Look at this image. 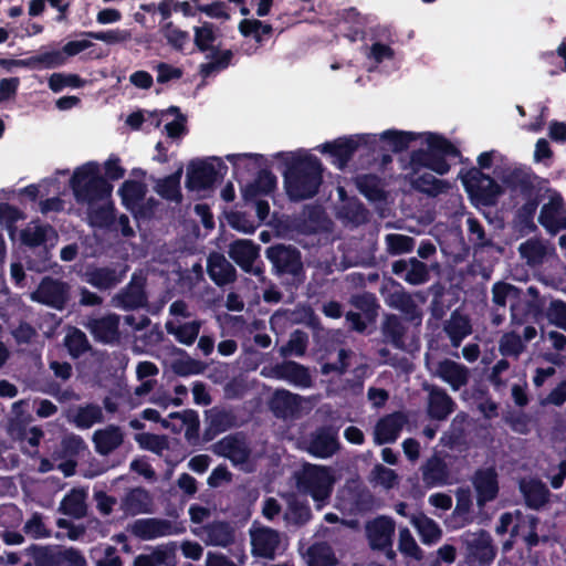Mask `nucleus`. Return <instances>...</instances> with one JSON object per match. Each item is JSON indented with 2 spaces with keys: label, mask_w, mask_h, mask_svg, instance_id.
Here are the masks:
<instances>
[{
  "label": "nucleus",
  "mask_w": 566,
  "mask_h": 566,
  "mask_svg": "<svg viewBox=\"0 0 566 566\" xmlns=\"http://www.w3.org/2000/svg\"><path fill=\"white\" fill-rule=\"evenodd\" d=\"M426 144L427 149L419 148L410 153L411 186L421 193L437 197L450 188L449 181L438 179L431 172L421 174V170L426 168L444 176L451 168L447 158L459 157L461 151L451 140L437 133H427Z\"/></svg>",
  "instance_id": "obj_1"
},
{
  "label": "nucleus",
  "mask_w": 566,
  "mask_h": 566,
  "mask_svg": "<svg viewBox=\"0 0 566 566\" xmlns=\"http://www.w3.org/2000/svg\"><path fill=\"white\" fill-rule=\"evenodd\" d=\"M275 157L284 159L283 185L292 202L312 199L318 193L323 184L324 168L315 155L281 151Z\"/></svg>",
  "instance_id": "obj_2"
},
{
  "label": "nucleus",
  "mask_w": 566,
  "mask_h": 566,
  "mask_svg": "<svg viewBox=\"0 0 566 566\" xmlns=\"http://www.w3.org/2000/svg\"><path fill=\"white\" fill-rule=\"evenodd\" d=\"M70 186L78 203L92 205L111 197L113 185L101 175L99 166L95 161H88L77 167L71 179Z\"/></svg>",
  "instance_id": "obj_3"
},
{
  "label": "nucleus",
  "mask_w": 566,
  "mask_h": 566,
  "mask_svg": "<svg viewBox=\"0 0 566 566\" xmlns=\"http://www.w3.org/2000/svg\"><path fill=\"white\" fill-rule=\"evenodd\" d=\"M377 135L375 134H357L344 136L326 142L317 149L322 154H328L332 163L339 169H344L360 147L367 148L369 153L376 154Z\"/></svg>",
  "instance_id": "obj_4"
},
{
  "label": "nucleus",
  "mask_w": 566,
  "mask_h": 566,
  "mask_svg": "<svg viewBox=\"0 0 566 566\" xmlns=\"http://www.w3.org/2000/svg\"><path fill=\"white\" fill-rule=\"evenodd\" d=\"M459 176L472 201L484 207L496 205L502 188L494 178L475 167L461 171Z\"/></svg>",
  "instance_id": "obj_5"
},
{
  "label": "nucleus",
  "mask_w": 566,
  "mask_h": 566,
  "mask_svg": "<svg viewBox=\"0 0 566 566\" xmlns=\"http://www.w3.org/2000/svg\"><path fill=\"white\" fill-rule=\"evenodd\" d=\"M297 489L307 495H331L336 482L328 467L306 463L295 473Z\"/></svg>",
  "instance_id": "obj_6"
},
{
  "label": "nucleus",
  "mask_w": 566,
  "mask_h": 566,
  "mask_svg": "<svg viewBox=\"0 0 566 566\" xmlns=\"http://www.w3.org/2000/svg\"><path fill=\"white\" fill-rule=\"evenodd\" d=\"M213 161L196 159L191 160L188 165L186 177V188L190 191L208 190L214 186L219 178H223L227 174L228 167L221 158L212 157Z\"/></svg>",
  "instance_id": "obj_7"
},
{
  "label": "nucleus",
  "mask_w": 566,
  "mask_h": 566,
  "mask_svg": "<svg viewBox=\"0 0 566 566\" xmlns=\"http://www.w3.org/2000/svg\"><path fill=\"white\" fill-rule=\"evenodd\" d=\"M30 298L53 310L63 311L71 301V285L61 279L45 275L30 294Z\"/></svg>",
  "instance_id": "obj_8"
},
{
  "label": "nucleus",
  "mask_w": 566,
  "mask_h": 566,
  "mask_svg": "<svg viewBox=\"0 0 566 566\" xmlns=\"http://www.w3.org/2000/svg\"><path fill=\"white\" fill-rule=\"evenodd\" d=\"M265 255L277 275H292L297 280L304 277L302 255L296 248L275 244L266 249Z\"/></svg>",
  "instance_id": "obj_9"
},
{
  "label": "nucleus",
  "mask_w": 566,
  "mask_h": 566,
  "mask_svg": "<svg viewBox=\"0 0 566 566\" xmlns=\"http://www.w3.org/2000/svg\"><path fill=\"white\" fill-rule=\"evenodd\" d=\"M250 537L252 555L266 559H273L283 544L282 534L265 526L253 525Z\"/></svg>",
  "instance_id": "obj_10"
},
{
  "label": "nucleus",
  "mask_w": 566,
  "mask_h": 566,
  "mask_svg": "<svg viewBox=\"0 0 566 566\" xmlns=\"http://www.w3.org/2000/svg\"><path fill=\"white\" fill-rule=\"evenodd\" d=\"M538 222L553 235L566 230V206L559 192L555 191L548 202L542 206Z\"/></svg>",
  "instance_id": "obj_11"
},
{
  "label": "nucleus",
  "mask_w": 566,
  "mask_h": 566,
  "mask_svg": "<svg viewBox=\"0 0 566 566\" xmlns=\"http://www.w3.org/2000/svg\"><path fill=\"white\" fill-rule=\"evenodd\" d=\"M465 548L468 558L481 566H486L493 562L496 555V547L493 544L491 535L481 530L470 533L465 537Z\"/></svg>",
  "instance_id": "obj_12"
},
{
  "label": "nucleus",
  "mask_w": 566,
  "mask_h": 566,
  "mask_svg": "<svg viewBox=\"0 0 566 566\" xmlns=\"http://www.w3.org/2000/svg\"><path fill=\"white\" fill-rule=\"evenodd\" d=\"M338 32L350 42L365 40L367 18L356 8L350 7L338 11L335 15Z\"/></svg>",
  "instance_id": "obj_13"
},
{
  "label": "nucleus",
  "mask_w": 566,
  "mask_h": 566,
  "mask_svg": "<svg viewBox=\"0 0 566 566\" xmlns=\"http://www.w3.org/2000/svg\"><path fill=\"white\" fill-rule=\"evenodd\" d=\"M130 532L142 541H153L159 537L178 534L180 528L168 520L143 518L132 524Z\"/></svg>",
  "instance_id": "obj_14"
},
{
  "label": "nucleus",
  "mask_w": 566,
  "mask_h": 566,
  "mask_svg": "<svg viewBox=\"0 0 566 566\" xmlns=\"http://www.w3.org/2000/svg\"><path fill=\"white\" fill-rule=\"evenodd\" d=\"M338 449L337 430L332 426L319 427L310 437L307 450L314 457L326 459Z\"/></svg>",
  "instance_id": "obj_15"
},
{
  "label": "nucleus",
  "mask_w": 566,
  "mask_h": 566,
  "mask_svg": "<svg viewBox=\"0 0 566 566\" xmlns=\"http://www.w3.org/2000/svg\"><path fill=\"white\" fill-rule=\"evenodd\" d=\"M228 254L242 271L245 273H254L259 275L262 271L253 269L255 260L260 256V245L251 240L238 239L229 245Z\"/></svg>",
  "instance_id": "obj_16"
},
{
  "label": "nucleus",
  "mask_w": 566,
  "mask_h": 566,
  "mask_svg": "<svg viewBox=\"0 0 566 566\" xmlns=\"http://www.w3.org/2000/svg\"><path fill=\"white\" fill-rule=\"evenodd\" d=\"M407 422L408 417L402 411H395L380 418L375 427L376 444L394 443Z\"/></svg>",
  "instance_id": "obj_17"
},
{
  "label": "nucleus",
  "mask_w": 566,
  "mask_h": 566,
  "mask_svg": "<svg viewBox=\"0 0 566 566\" xmlns=\"http://www.w3.org/2000/svg\"><path fill=\"white\" fill-rule=\"evenodd\" d=\"M395 522L386 516H379L366 524V535L373 549L390 548L395 533Z\"/></svg>",
  "instance_id": "obj_18"
},
{
  "label": "nucleus",
  "mask_w": 566,
  "mask_h": 566,
  "mask_svg": "<svg viewBox=\"0 0 566 566\" xmlns=\"http://www.w3.org/2000/svg\"><path fill=\"white\" fill-rule=\"evenodd\" d=\"M207 273L217 286H226L237 280L235 268L222 253L216 251L207 258Z\"/></svg>",
  "instance_id": "obj_19"
},
{
  "label": "nucleus",
  "mask_w": 566,
  "mask_h": 566,
  "mask_svg": "<svg viewBox=\"0 0 566 566\" xmlns=\"http://www.w3.org/2000/svg\"><path fill=\"white\" fill-rule=\"evenodd\" d=\"M176 552L175 542L157 545L149 553L137 555L133 566H176Z\"/></svg>",
  "instance_id": "obj_20"
},
{
  "label": "nucleus",
  "mask_w": 566,
  "mask_h": 566,
  "mask_svg": "<svg viewBox=\"0 0 566 566\" xmlns=\"http://www.w3.org/2000/svg\"><path fill=\"white\" fill-rule=\"evenodd\" d=\"M200 535L208 546L228 547L234 544L237 532L230 523L219 521L205 525Z\"/></svg>",
  "instance_id": "obj_21"
},
{
  "label": "nucleus",
  "mask_w": 566,
  "mask_h": 566,
  "mask_svg": "<svg viewBox=\"0 0 566 566\" xmlns=\"http://www.w3.org/2000/svg\"><path fill=\"white\" fill-rule=\"evenodd\" d=\"M272 370L275 378L286 380L296 387L310 388L313 384L308 368L294 360L276 364Z\"/></svg>",
  "instance_id": "obj_22"
},
{
  "label": "nucleus",
  "mask_w": 566,
  "mask_h": 566,
  "mask_svg": "<svg viewBox=\"0 0 566 566\" xmlns=\"http://www.w3.org/2000/svg\"><path fill=\"white\" fill-rule=\"evenodd\" d=\"M536 179H538V177L532 171L531 168H515L509 175L507 182L511 185V187L518 189L522 198L525 201L536 198L539 199V202H542V189L536 187Z\"/></svg>",
  "instance_id": "obj_23"
},
{
  "label": "nucleus",
  "mask_w": 566,
  "mask_h": 566,
  "mask_svg": "<svg viewBox=\"0 0 566 566\" xmlns=\"http://www.w3.org/2000/svg\"><path fill=\"white\" fill-rule=\"evenodd\" d=\"M454 400L440 387L432 386L428 395L427 413L430 419L443 421L455 410Z\"/></svg>",
  "instance_id": "obj_24"
},
{
  "label": "nucleus",
  "mask_w": 566,
  "mask_h": 566,
  "mask_svg": "<svg viewBox=\"0 0 566 566\" xmlns=\"http://www.w3.org/2000/svg\"><path fill=\"white\" fill-rule=\"evenodd\" d=\"M116 305L125 311L144 307L147 304V294L144 280L137 281L133 275L130 282L115 296Z\"/></svg>",
  "instance_id": "obj_25"
},
{
  "label": "nucleus",
  "mask_w": 566,
  "mask_h": 566,
  "mask_svg": "<svg viewBox=\"0 0 566 566\" xmlns=\"http://www.w3.org/2000/svg\"><path fill=\"white\" fill-rule=\"evenodd\" d=\"M125 272H117L109 266H95L87 269L85 281L99 291H107L115 287L124 279Z\"/></svg>",
  "instance_id": "obj_26"
},
{
  "label": "nucleus",
  "mask_w": 566,
  "mask_h": 566,
  "mask_svg": "<svg viewBox=\"0 0 566 566\" xmlns=\"http://www.w3.org/2000/svg\"><path fill=\"white\" fill-rule=\"evenodd\" d=\"M276 185V176L271 170L260 169L255 179L242 188V197L244 201H249L261 196H269L275 190Z\"/></svg>",
  "instance_id": "obj_27"
},
{
  "label": "nucleus",
  "mask_w": 566,
  "mask_h": 566,
  "mask_svg": "<svg viewBox=\"0 0 566 566\" xmlns=\"http://www.w3.org/2000/svg\"><path fill=\"white\" fill-rule=\"evenodd\" d=\"M124 441V434L118 426L109 424L104 429H98L93 434L95 450L101 455H108Z\"/></svg>",
  "instance_id": "obj_28"
},
{
  "label": "nucleus",
  "mask_w": 566,
  "mask_h": 566,
  "mask_svg": "<svg viewBox=\"0 0 566 566\" xmlns=\"http://www.w3.org/2000/svg\"><path fill=\"white\" fill-rule=\"evenodd\" d=\"M90 331L96 342L113 344L119 337V319L116 315L94 319L90 324Z\"/></svg>",
  "instance_id": "obj_29"
},
{
  "label": "nucleus",
  "mask_w": 566,
  "mask_h": 566,
  "mask_svg": "<svg viewBox=\"0 0 566 566\" xmlns=\"http://www.w3.org/2000/svg\"><path fill=\"white\" fill-rule=\"evenodd\" d=\"M449 480V468L446 461L438 457L432 455L422 465V481L426 486L434 488L444 485Z\"/></svg>",
  "instance_id": "obj_30"
},
{
  "label": "nucleus",
  "mask_w": 566,
  "mask_h": 566,
  "mask_svg": "<svg viewBox=\"0 0 566 566\" xmlns=\"http://www.w3.org/2000/svg\"><path fill=\"white\" fill-rule=\"evenodd\" d=\"M419 134L412 132H402L388 129L379 137L377 136L376 153L387 145L394 153H401L409 148L410 144L419 138Z\"/></svg>",
  "instance_id": "obj_31"
},
{
  "label": "nucleus",
  "mask_w": 566,
  "mask_h": 566,
  "mask_svg": "<svg viewBox=\"0 0 566 566\" xmlns=\"http://www.w3.org/2000/svg\"><path fill=\"white\" fill-rule=\"evenodd\" d=\"M438 374L453 390H459L469 381L468 368L450 359H444L439 364Z\"/></svg>",
  "instance_id": "obj_32"
},
{
  "label": "nucleus",
  "mask_w": 566,
  "mask_h": 566,
  "mask_svg": "<svg viewBox=\"0 0 566 566\" xmlns=\"http://www.w3.org/2000/svg\"><path fill=\"white\" fill-rule=\"evenodd\" d=\"M476 495H499V474L494 467L480 468L472 476Z\"/></svg>",
  "instance_id": "obj_33"
},
{
  "label": "nucleus",
  "mask_w": 566,
  "mask_h": 566,
  "mask_svg": "<svg viewBox=\"0 0 566 566\" xmlns=\"http://www.w3.org/2000/svg\"><path fill=\"white\" fill-rule=\"evenodd\" d=\"M182 176V166L175 172L159 179L155 186V191L165 200L181 203L182 193L180 188V180Z\"/></svg>",
  "instance_id": "obj_34"
},
{
  "label": "nucleus",
  "mask_w": 566,
  "mask_h": 566,
  "mask_svg": "<svg viewBox=\"0 0 566 566\" xmlns=\"http://www.w3.org/2000/svg\"><path fill=\"white\" fill-rule=\"evenodd\" d=\"M302 398L286 389H276L271 399V409L277 416L294 415L300 410Z\"/></svg>",
  "instance_id": "obj_35"
},
{
  "label": "nucleus",
  "mask_w": 566,
  "mask_h": 566,
  "mask_svg": "<svg viewBox=\"0 0 566 566\" xmlns=\"http://www.w3.org/2000/svg\"><path fill=\"white\" fill-rule=\"evenodd\" d=\"M356 187L358 191L371 202H380L386 199V191L381 179L374 174H365L356 177Z\"/></svg>",
  "instance_id": "obj_36"
},
{
  "label": "nucleus",
  "mask_w": 566,
  "mask_h": 566,
  "mask_svg": "<svg viewBox=\"0 0 566 566\" xmlns=\"http://www.w3.org/2000/svg\"><path fill=\"white\" fill-rule=\"evenodd\" d=\"M348 303L358 310L367 322L376 323L380 305L374 293L364 291L361 293L352 294Z\"/></svg>",
  "instance_id": "obj_37"
},
{
  "label": "nucleus",
  "mask_w": 566,
  "mask_h": 566,
  "mask_svg": "<svg viewBox=\"0 0 566 566\" xmlns=\"http://www.w3.org/2000/svg\"><path fill=\"white\" fill-rule=\"evenodd\" d=\"M165 327L167 333L174 335L177 342L190 346L196 342L199 335L201 323L199 321H192L176 325L174 322L168 321Z\"/></svg>",
  "instance_id": "obj_38"
},
{
  "label": "nucleus",
  "mask_w": 566,
  "mask_h": 566,
  "mask_svg": "<svg viewBox=\"0 0 566 566\" xmlns=\"http://www.w3.org/2000/svg\"><path fill=\"white\" fill-rule=\"evenodd\" d=\"M86 449V444L82 437L77 434H67L62 440L60 446L53 451L52 459H76L82 451Z\"/></svg>",
  "instance_id": "obj_39"
},
{
  "label": "nucleus",
  "mask_w": 566,
  "mask_h": 566,
  "mask_svg": "<svg viewBox=\"0 0 566 566\" xmlns=\"http://www.w3.org/2000/svg\"><path fill=\"white\" fill-rule=\"evenodd\" d=\"M147 192L146 185L137 180H125L118 189L122 203L132 209L145 199Z\"/></svg>",
  "instance_id": "obj_40"
},
{
  "label": "nucleus",
  "mask_w": 566,
  "mask_h": 566,
  "mask_svg": "<svg viewBox=\"0 0 566 566\" xmlns=\"http://www.w3.org/2000/svg\"><path fill=\"white\" fill-rule=\"evenodd\" d=\"M91 224L101 229L117 230L116 208L113 202L105 203L88 212Z\"/></svg>",
  "instance_id": "obj_41"
},
{
  "label": "nucleus",
  "mask_w": 566,
  "mask_h": 566,
  "mask_svg": "<svg viewBox=\"0 0 566 566\" xmlns=\"http://www.w3.org/2000/svg\"><path fill=\"white\" fill-rule=\"evenodd\" d=\"M382 334L395 348H405L403 337L406 327L397 315L390 314L386 317L382 325Z\"/></svg>",
  "instance_id": "obj_42"
},
{
  "label": "nucleus",
  "mask_w": 566,
  "mask_h": 566,
  "mask_svg": "<svg viewBox=\"0 0 566 566\" xmlns=\"http://www.w3.org/2000/svg\"><path fill=\"white\" fill-rule=\"evenodd\" d=\"M411 523L417 528L421 541L424 544H432L440 539L442 535L441 528L423 514L412 515Z\"/></svg>",
  "instance_id": "obj_43"
},
{
  "label": "nucleus",
  "mask_w": 566,
  "mask_h": 566,
  "mask_svg": "<svg viewBox=\"0 0 566 566\" xmlns=\"http://www.w3.org/2000/svg\"><path fill=\"white\" fill-rule=\"evenodd\" d=\"M219 446L222 449L223 455L234 463H244L250 455V451L244 442L235 437L223 438Z\"/></svg>",
  "instance_id": "obj_44"
},
{
  "label": "nucleus",
  "mask_w": 566,
  "mask_h": 566,
  "mask_svg": "<svg viewBox=\"0 0 566 566\" xmlns=\"http://www.w3.org/2000/svg\"><path fill=\"white\" fill-rule=\"evenodd\" d=\"M66 59L61 50H53L32 55L27 59V69H54L65 63Z\"/></svg>",
  "instance_id": "obj_45"
},
{
  "label": "nucleus",
  "mask_w": 566,
  "mask_h": 566,
  "mask_svg": "<svg viewBox=\"0 0 566 566\" xmlns=\"http://www.w3.org/2000/svg\"><path fill=\"white\" fill-rule=\"evenodd\" d=\"M308 566H335L337 558L327 543H316L307 552Z\"/></svg>",
  "instance_id": "obj_46"
},
{
  "label": "nucleus",
  "mask_w": 566,
  "mask_h": 566,
  "mask_svg": "<svg viewBox=\"0 0 566 566\" xmlns=\"http://www.w3.org/2000/svg\"><path fill=\"white\" fill-rule=\"evenodd\" d=\"M103 421L102 408L98 405L88 403L84 407H78L73 422L80 429H88L95 423Z\"/></svg>",
  "instance_id": "obj_47"
},
{
  "label": "nucleus",
  "mask_w": 566,
  "mask_h": 566,
  "mask_svg": "<svg viewBox=\"0 0 566 566\" xmlns=\"http://www.w3.org/2000/svg\"><path fill=\"white\" fill-rule=\"evenodd\" d=\"M33 566H60L57 547L32 545L27 549Z\"/></svg>",
  "instance_id": "obj_48"
},
{
  "label": "nucleus",
  "mask_w": 566,
  "mask_h": 566,
  "mask_svg": "<svg viewBox=\"0 0 566 566\" xmlns=\"http://www.w3.org/2000/svg\"><path fill=\"white\" fill-rule=\"evenodd\" d=\"M468 224V238L475 250H483L485 248L493 247L492 239L486 237L483 224L479 219L469 217L467 219Z\"/></svg>",
  "instance_id": "obj_49"
},
{
  "label": "nucleus",
  "mask_w": 566,
  "mask_h": 566,
  "mask_svg": "<svg viewBox=\"0 0 566 566\" xmlns=\"http://www.w3.org/2000/svg\"><path fill=\"white\" fill-rule=\"evenodd\" d=\"M398 549L402 555L413 560L420 562L423 558L422 549L406 527L399 530Z\"/></svg>",
  "instance_id": "obj_50"
},
{
  "label": "nucleus",
  "mask_w": 566,
  "mask_h": 566,
  "mask_svg": "<svg viewBox=\"0 0 566 566\" xmlns=\"http://www.w3.org/2000/svg\"><path fill=\"white\" fill-rule=\"evenodd\" d=\"M135 440L139 448L148 450L153 453L161 455L169 448L168 438L164 434H155L149 432L137 433Z\"/></svg>",
  "instance_id": "obj_51"
},
{
  "label": "nucleus",
  "mask_w": 566,
  "mask_h": 566,
  "mask_svg": "<svg viewBox=\"0 0 566 566\" xmlns=\"http://www.w3.org/2000/svg\"><path fill=\"white\" fill-rule=\"evenodd\" d=\"M193 33L195 45L200 52H207L214 48L212 44L217 35L214 33L213 23L205 21L201 27L193 28Z\"/></svg>",
  "instance_id": "obj_52"
},
{
  "label": "nucleus",
  "mask_w": 566,
  "mask_h": 566,
  "mask_svg": "<svg viewBox=\"0 0 566 566\" xmlns=\"http://www.w3.org/2000/svg\"><path fill=\"white\" fill-rule=\"evenodd\" d=\"M64 344L73 358H78L91 348L85 333L78 328H73V331L65 336Z\"/></svg>",
  "instance_id": "obj_53"
},
{
  "label": "nucleus",
  "mask_w": 566,
  "mask_h": 566,
  "mask_svg": "<svg viewBox=\"0 0 566 566\" xmlns=\"http://www.w3.org/2000/svg\"><path fill=\"white\" fill-rule=\"evenodd\" d=\"M525 349L522 337L515 332L505 333L499 343V350L504 357H518Z\"/></svg>",
  "instance_id": "obj_54"
},
{
  "label": "nucleus",
  "mask_w": 566,
  "mask_h": 566,
  "mask_svg": "<svg viewBox=\"0 0 566 566\" xmlns=\"http://www.w3.org/2000/svg\"><path fill=\"white\" fill-rule=\"evenodd\" d=\"M340 216L355 226L368 221V210L359 200L346 202L342 208Z\"/></svg>",
  "instance_id": "obj_55"
},
{
  "label": "nucleus",
  "mask_w": 566,
  "mask_h": 566,
  "mask_svg": "<svg viewBox=\"0 0 566 566\" xmlns=\"http://www.w3.org/2000/svg\"><path fill=\"white\" fill-rule=\"evenodd\" d=\"M387 251L392 255L411 252L415 248V239L398 233L386 235Z\"/></svg>",
  "instance_id": "obj_56"
},
{
  "label": "nucleus",
  "mask_w": 566,
  "mask_h": 566,
  "mask_svg": "<svg viewBox=\"0 0 566 566\" xmlns=\"http://www.w3.org/2000/svg\"><path fill=\"white\" fill-rule=\"evenodd\" d=\"M429 270L426 263L416 258L409 260V268L403 280L411 285H420L429 280Z\"/></svg>",
  "instance_id": "obj_57"
},
{
  "label": "nucleus",
  "mask_w": 566,
  "mask_h": 566,
  "mask_svg": "<svg viewBox=\"0 0 566 566\" xmlns=\"http://www.w3.org/2000/svg\"><path fill=\"white\" fill-rule=\"evenodd\" d=\"M446 332L453 347H459L462 340L471 333L468 321L459 318L452 319L446 326Z\"/></svg>",
  "instance_id": "obj_58"
},
{
  "label": "nucleus",
  "mask_w": 566,
  "mask_h": 566,
  "mask_svg": "<svg viewBox=\"0 0 566 566\" xmlns=\"http://www.w3.org/2000/svg\"><path fill=\"white\" fill-rule=\"evenodd\" d=\"M164 36L167 43L177 51H182L185 44L189 41V33L168 22L163 27Z\"/></svg>",
  "instance_id": "obj_59"
},
{
  "label": "nucleus",
  "mask_w": 566,
  "mask_h": 566,
  "mask_svg": "<svg viewBox=\"0 0 566 566\" xmlns=\"http://www.w3.org/2000/svg\"><path fill=\"white\" fill-rule=\"evenodd\" d=\"M23 532L34 539L49 538L51 536L50 530L45 526L42 516L38 513H34L25 522Z\"/></svg>",
  "instance_id": "obj_60"
},
{
  "label": "nucleus",
  "mask_w": 566,
  "mask_h": 566,
  "mask_svg": "<svg viewBox=\"0 0 566 566\" xmlns=\"http://www.w3.org/2000/svg\"><path fill=\"white\" fill-rule=\"evenodd\" d=\"M21 242L30 248H38L46 242L48 229L43 226L25 228L21 231Z\"/></svg>",
  "instance_id": "obj_61"
},
{
  "label": "nucleus",
  "mask_w": 566,
  "mask_h": 566,
  "mask_svg": "<svg viewBox=\"0 0 566 566\" xmlns=\"http://www.w3.org/2000/svg\"><path fill=\"white\" fill-rule=\"evenodd\" d=\"M229 224L237 231L251 234L260 226L248 213L234 211L229 216Z\"/></svg>",
  "instance_id": "obj_62"
},
{
  "label": "nucleus",
  "mask_w": 566,
  "mask_h": 566,
  "mask_svg": "<svg viewBox=\"0 0 566 566\" xmlns=\"http://www.w3.org/2000/svg\"><path fill=\"white\" fill-rule=\"evenodd\" d=\"M60 566H87L85 556L74 547H57Z\"/></svg>",
  "instance_id": "obj_63"
},
{
  "label": "nucleus",
  "mask_w": 566,
  "mask_h": 566,
  "mask_svg": "<svg viewBox=\"0 0 566 566\" xmlns=\"http://www.w3.org/2000/svg\"><path fill=\"white\" fill-rule=\"evenodd\" d=\"M546 317L552 324L566 332V302L553 300L546 311Z\"/></svg>",
  "instance_id": "obj_64"
}]
</instances>
